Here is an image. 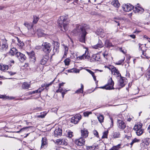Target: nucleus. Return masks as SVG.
I'll use <instances>...</instances> for the list:
<instances>
[{"label": "nucleus", "mask_w": 150, "mask_h": 150, "mask_svg": "<svg viewBox=\"0 0 150 150\" xmlns=\"http://www.w3.org/2000/svg\"><path fill=\"white\" fill-rule=\"evenodd\" d=\"M30 58H31V59L33 61H35V54L34 52H32L30 53Z\"/></svg>", "instance_id": "nucleus-37"}, {"label": "nucleus", "mask_w": 150, "mask_h": 150, "mask_svg": "<svg viewBox=\"0 0 150 150\" xmlns=\"http://www.w3.org/2000/svg\"><path fill=\"white\" fill-rule=\"evenodd\" d=\"M18 52L16 48H12L11 49L10 51L9 52V54L12 56H14L15 54H16V52Z\"/></svg>", "instance_id": "nucleus-29"}, {"label": "nucleus", "mask_w": 150, "mask_h": 150, "mask_svg": "<svg viewBox=\"0 0 150 150\" xmlns=\"http://www.w3.org/2000/svg\"><path fill=\"white\" fill-rule=\"evenodd\" d=\"M86 70L87 71L88 73H89L90 74H91L92 76L93 75V74H94V73L90 70H89L88 69H86Z\"/></svg>", "instance_id": "nucleus-56"}, {"label": "nucleus", "mask_w": 150, "mask_h": 150, "mask_svg": "<svg viewBox=\"0 0 150 150\" xmlns=\"http://www.w3.org/2000/svg\"><path fill=\"white\" fill-rule=\"evenodd\" d=\"M68 72L74 73V69H72L70 70H69L68 71Z\"/></svg>", "instance_id": "nucleus-62"}, {"label": "nucleus", "mask_w": 150, "mask_h": 150, "mask_svg": "<svg viewBox=\"0 0 150 150\" xmlns=\"http://www.w3.org/2000/svg\"><path fill=\"white\" fill-rule=\"evenodd\" d=\"M85 140L83 138L81 137L75 141V144L79 146H82L85 144Z\"/></svg>", "instance_id": "nucleus-11"}, {"label": "nucleus", "mask_w": 150, "mask_h": 150, "mask_svg": "<svg viewBox=\"0 0 150 150\" xmlns=\"http://www.w3.org/2000/svg\"><path fill=\"white\" fill-rule=\"evenodd\" d=\"M117 126L118 128L120 129H123L126 127L125 122L122 120H118L117 121Z\"/></svg>", "instance_id": "nucleus-10"}, {"label": "nucleus", "mask_w": 150, "mask_h": 150, "mask_svg": "<svg viewBox=\"0 0 150 150\" xmlns=\"http://www.w3.org/2000/svg\"><path fill=\"white\" fill-rule=\"evenodd\" d=\"M30 127V126H29V127H23V128H22L21 129H20V130H19V131H17L16 132L17 133H19L20 132H21V131H22L25 130H26V129H27V128H29V127Z\"/></svg>", "instance_id": "nucleus-50"}, {"label": "nucleus", "mask_w": 150, "mask_h": 150, "mask_svg": "<svg viewBox=\"0 0 150 150\" xmlns=\"http://www.w3.org/2000/svg\"><path fill=\"white\" fill-rule=\"evenodd\" d=\"M108 52L106 50H105L103 53V55L104 57L106 59H108Z\"/></svg>", "instance_id": "nucleus-33"}, {"label": "nucleus", "mask_w": 150, "mask_h": 150, "mask_svg": "<svg viewBox=\"0 0 150 150\" xmlns=\"http://www.w3.org/2000/svg\"><path fill=\"white\" fill-rule=\"evenodd\" d=\"M130 37L132 38L133 39H134L135 38V35L134 34L130 35H129Z\"/></svg>", "instance_id": "nucleus-63"}, {"label": "nucleus", "mask_w": 150, "mask_h": 150, "mask_svg": "<svg viewBox=\"0 0 150 150\" xmlns=\"http://www.w3.org/2000/svg\"><path fill=\"white\" fill-rule=\"evenodd\" d=\"M81 115L80 114H76L71 118V122L73 123L76 124L78 123L81 119Z\"/></svg>", "instance_id": "nucleus-7"}, {"label": "nucleus", "mask_w": 150, "mask_h": 150, "mask_svg": "<svg viewBox=\"0 0 150 150\" xmlns=\"http://www.w3.org/2000/svg\"><path fill=\"white\" fill-rule=\"evenodd\" d=\"M17 40L18 41L17 45L20 47V48H22L24 46V43L18 38H17Z\"/></svg>", "instance_id": "nucleus-24"}, {"label": "nucleus", "mask_w": 150, "mask_h": 150, "mask_svg": "<svg viewBox=\"0 0 150 150\" xmlns=\"http://www.w3.org/2000/svg\"><path fill=\"white\" fill-rule=\"evenodd\" d=\"M41 142V148H45V147L47 146V138L46 137L42 138Z\"/></svg>", "instance_id": "nucleus-17"}, {"label": "nucleus", "mask_w": 150, "mask_h": 150, "mask_svg": "<svg viewBox=\"0 0 150 150\" xmlns=\"http://www.w3.org/2000/svg\"><path fill=\"white\" fill-rule=\"evenodd\" d=\"M54 80H53L52 81L50 82L49 83L47 84L45 83L46 84V87L45 88H47V87H48L49 86L51 85L53 83V82H54Z\"/></svg>", "instance_id": "nucleus-53"}, {"label": "nucleus", "mask_w": 150, "mask_h": 150, "mask_svg": "<svg viewBox=\"0 0 150 150\" xmlns=\"http://www.w3.org/2000/svg\"><path fill=\"white\" fill-rule=\"evenodd\" d=\"M103 30L102 29L100 28L98 29L97 30L96 32V33L97 35H101V33H102V32H103Z\"/></svg>", "instance_id": "nucleus-43"}, {"label": "nucleus", "mask_w": 150, "mask_h": 150, "mask_svg": "<svg viewBox=\"0 0 150 150\" xmlns=\"http://www.w3.org/2000/svg\"><path fill=\"white\" fill-rule=\"evenodd\" d=\"M119 49L120 51L124 54H125L127 53L126 50L124 49L122 50V47L120 48Z\"/></svg>", "instance_id": "nucleus-55"}, {"label": "nucleus", "mask_w": 150, "mask_h": 150, "mask_svg": "<svg viewBox=\"0 0 150 150\" xmlns=\"http://www.w3.org/2000/svg\"><path fill=\"white\" fill-rule=\"evenodd\" d=\"M81 88L78 89L75 92V93L79 94L83 93V92L84 86L83 84H81Z\"/></svg>", "instance_id": "nucleus-23"}, {"label": "nucleus", "mask_w": 150, "mask_h": 150, "mask_svg": "<svg viewBox=\"0 0 150 150\" xmlns=\"http://www.w3.org/2000/svg\"><path fill=\"white\" fill-rule=\"evenodd\" d=\"M114 82L112 81V78H110L108 80L107 84L105 86L101 87L100 88L106 90H111L114 89Z\"/></svg>", "instance_id": "nucleus-3"}, {"label": "nucleus", "mask_w": 150, "mask_h": 150, "mask_svg": "<svg viewBox=\"0 0 150 150\" xmlns=\"http://www.w3.org/2000/svg\"><path fill=\"white\" fill-rule=\"evenodd\" d=\"M106 34V33L104 32V30H103V32L101 33V35H100L101 38H104Z\"/></svg>", "instance_id": "nucleus-51"}, {"label": "nucleus", "mask_w": 150, "mask_h": 150, "mask_svg": "<svg viewBox=\"0 0 150 150\" xmlns=\"http://www.w3.org/2000/svg\"><path fill=\"white\" fill-rule=\"evenodd\" d=\"M88 130L84 129L81 130V136L83 138H86L88 136Z\"/></svg>", "instance_id": "nucleus-20"}, {"label": "nucleus", "mask_w": 150, "mask_h": 150, "mask_svg": "<svg viewBox=\"0 0 150 150\" xmlns=\"http://www.w3.org/2000/svg\"><path fill=\"white\" fill-rule=\"evenodd\" d=\"M127 79L124 77L121 78L119 81V85L122 87L125 86L127 83Z\"/></svg>", "instance_id": "nucleus-16"}, {"label": "nucleus", "mask_w": 150, "mask_h": 150, "mask_svg": "<svg viewBox=\"0 0 150 150\" xmlns=\"http://www.w3.org/2000/svg\"><path fill=\"white\" fill-rule=\"evenodd\" d=\"M15 55L16 57H17L20 61L21 62H24L26 59V57L25 55L20 52H16Z\"/></svg>", "instance_id": "nucleus-6"}, {"label": "nucleus", "mask_w": 150, "mask_h": 150, "mask_svg": "<svg viewBox=\"0 0 150 150\" xmlns=\"http://www.w3.org/2000/svg\"><path fill=\"white\" fill-rule=\"evenodd\" d=\"M134 6L129 4H124L122 5L123 10L126 12H129L133 9Z\"/></svg>", "instance_id": "nucleus-8"}, {"label": "nucleus", "mask_w": 150, "mask_h": 150, "mask_svg": "<svg viewBox=\"0 0 150 150\" xmlns=\"http://www.w3.org/2000/svg\"><path fill=\"white\" fill-rule=\"evenodd\" d=\"M92 76L93 77L94 80L95 81H96V76H95V74H93V75H92Z\"/></svg>", "instance_id": "nucleus-64"}, {"label": "nucleus", "mask_w": 150, "mask_h": 150, "mask_svg": "<svg viewBox=\"0 0 150 150\" xmlns=\"http://www.w3.org/2000/svg\"><path fill=\"white\" fill-rule=\"evenodd\" d=\"M108 131H106L103 132V135L102 137L103 138H107V135L108 133Z\"/></svg>", "instance_id": "nucleus-44"}, {"label": "nucleus", "mask_w": 150, "mask_h": 150, "mask_svg": "<svg viewBox=\"0 0 150 150\" xmlns=\"http://www.w3.org/2000/svg\"><path fill=\"white\" fill-rule=\"evenodd\" d=\"M110 121L111 122V124L110 125V127H112L113 125V119L112 117H110Z\"/></svg>", "instance_id": "nucleus-59"}, {"label": "nucleus", "mask_w": 150, "mask_h": 150, "mask_svg": "<svg viewBox=\"0 0 150 150\" xmlns=\"http://www.w3.org/2000/svg\"><path fill=\"white\" fill-rule=\"evenodd\" d=\"M8 67L7 65L0 64V70L3 71H6L8 70Z\"/></svg>", "instance_id": "nucleus-25"}, {"label": "nucleus", "mask_w": 150, "mask_h": 150, "mask_svg": "<svg viewBox=\"0 0 150 150\" xmlns=\"http://www.w3.org/2000/svg\"><path fill=\"white\" fill-rule=\"evenodd\" d=\"M8 73L10 75L12 76L15 74H16V72H12V71H8Z\"/></svg>", "instance_id": "nucleus-58"}, {"label": "nucleus", "mask_w": 150, "mask_h": 150, "mask_svg": "<svg viewBox=\"0 0 150 150\" xmlns=\"http://www.w3.org/2000/svg\"><path fill=\"white\" fill-rule=\"evenodd\" d=\"M58 23L59 25L62 28L61 30L63 28L64 31H67L68 29V24L69 22L67 20V17L66 16H62L59 17L58 19Z\"/></svg>", "instance_id": "nucleus-2"}, {"label": "nucleus", "mask_w": 150, "mask_h": 150, "mask_svg": "<svg viewBox=\"0 0 150 150\" xmlns=\"http://www.w3.org/2000/svg\"><path fill=\"white\" fill-rule=\"evenodd\" d=\"M56 143L58 144L66 145L67 143L66 140L64 139H59L56 140Z\"/></svg>", "instance_id": "nucleus-15"}, {"label": "nucleus", "mask_w": 150, "mask_h": 150, "mask_svg": "<svg viewBox=\"0 0 150 150\" xmlns=\"http://www.w3.org/2000/svg\"><path fill=\"white\" fill-rule=\"evenodd\" d=\"M139 49L142 51V54L144 56H145L146 57H147L146 56V54L145 53V52L144 50H142V48H141V44H139Z\"/></svg>", "instance_id": "nucleus-48"}, {"label": "nucleus", "mask_w": 150, "mask_h": 150, "mask_svg": "<svg viewBox=\"0 0 150 150\" xmlns=\"http://www.w3.org/2000/svg\"><path fill=\"white\" fill-rule=\"evenodd\" d=\"M49 59V57L47 56H44L40 62V64L43 65L45 64Z\"/></svg>", "instance_id": "nucleus-19"}, {"label": "nucleus", "mask_w": 150, "mask_h": 150, "mask_svg": "<svg viewBox=\"0 0 150 150\" xmlns=\"http://www.w3.org/2000/svg\"><path fill=\"white\" fill-rule=\"evenodd\" d=\"M67 90H65V89H63L61 87H59V88L58 90H57L56 92L62 93V92H67Z\"/></svg>", "instance_id": "nucleus-35"}, {"label": "nucleus", "mask_w": 150, "mask_h": 150, "mask_svg": "<svg viewBox=\"0 0 150 150\" xmlns=\"http://www.w3.org/2000/svg\"><path fill=\"white\" fill-rule=\"evenodd\" d=\"M146 77L149 80L150 78V69H148L146 74Z\"/></svg>", "instance_id": "nucleus-41"}, {"label": "nucleus", "mask_w": 150, "mask_h": 150, "mask_svg": "<svg viewBox=\"0 0 150 150\" xmlns=\"http://www.w3.org/2000/svg\"><path fill=\"white\" fill-rule=\"evenodd\" d=\"M98 120L99 121L100 123L103 122V120L104 119V116L101 115H100L98 117Z\"/></svg>", "instance_id": "nucleus-32"}, {"label": "nucleus", "mask_w": 150, "mask_h": 150, "mask_svg": "<svg viewBox=\"0 0 150 150\" xmlns=\"http://www.w3.org/2000/svg\"><path fill=\"white\" fill-rule=\"evenodd\" d=\"M24 25L28 28V29H31L33 27V25L32 24H30L29 23L25 22L24 23Z\"/></svg>", "instance_id": "nucleus-36"}, {"label": "nucleus", "mask_w": 150, "mask_h": 150, "mask_svg": "<svg viewBox=\"0 0 150 150\" xmlns=\"http://www.w3.org/2000/svg\"><path fill=\"white\" fill-rule=\"evenodd\" d=\"M44 89V88H40L37 90V91L38 93H40Z\"/></svg>", "instance_id": "nucleus-60"}, {"label": "nucleus", "mask_w": 150, "mask_h": 150, "mask_svg": "<svg viewBox=\"0 0 150 150\" xmlns=\"http://www.w3.org/2000/svg\"><path fill=\"white\" fill-rule=\"evenodd\" d=\"M125 60V57H124L123 59L120 60L117 62H116L115 63V64L118 65H121L124 62Z\"/></svg>", "instance_id": "nucleus-39"}, {"label": "nucleus", "mask_w": 150, "mask_h": 150, "mask_svg": "<svg viewBox=\"0 0 150 150\" xmlns=\"http://www.w3.org/2000/svg\"><path fill=\"white\" fill-rule=\"evenodd\" d=\"M75 31V33H77L79 35V41L81 42H85V37L87 33L83 26L79 25L76 27Z\"/></svg>", "instance_id": "nucleus-1"}, {"label": "nucleus", "mask_w": 150, "mask_h": 150, "mask_svg": "<svg viewBox=\"0 0 150 150\" xmlns=\"http://www.w3.org/2000/svg\"><path fill=\"white\" fill-rule=\"evenodd\" d=\"M68 136L69 138L72 137L73 135V132H69L68 133Z\"/></svg>", "instance_id": "nucleus-49"}, {"label": "nucleus", "mask_w": 150, "mask_h": 150, "mask_svg": "<svg viewBox=\"0 0 150 150\" xmlns=\"http://www.w3.org/2000/svg\"><path fill=\"white\" fill-rule=\"evenodd\" d=\"M92 113V112H84L83 113V115L85 117H88L89 115Z\"/></svg>", "instance_id": "nucleus-47"}, {"label": "nucleus", "mask_w": 150, "mask_h": 150, "mask_svg": "<svg viewBox=\"0 0 150 150\" xmlns=\"http://www.w3.org/2000/svg\"><path fill=\"white\" fill-rule=\"evenodd\" d=\"M104 46V45L101 40L99 39L98 43L92 46L93 48L95 49H97L100 48Z\"/></svg>", "instance_id": "nucleus-12"}, {"label": "nucleus", "mask_w": 150, "mask_h": 150, "mask_svg": "<svg viewBox=\"0 0 150 150\" xmlns=\"http://www.w3.org/2000/svg\"><path fill=\"white\" fill-rule=\"evenodd\" d=\"M133 10L135 13L140 14L142 13L144 11V9L141 7L139 4L136 5L134 8L133 7Z\"/></svg>", "instance_id": "nucleus-9"}, {"label": "nucleus", "mask_w": 150, "mask_h": 150, "mask_svg": "<svg viewBox=\"0 0 150 150\" xmlns=\"http://www.w3.org/2000/svg\"><path fill=\"white\" fill-rule=\"evenodd\" d=\"M62 130L59 128H56L54 132V135L55 137L60 136L62 135Z\"/></svg>", "instance_id": "nucleus-13"}, {"label": "nucleus", "mask_w": 150, "mask_h": 150, "mask_svg": "<svg viewBox=\"0 0 150 150\" xmlns=\"http://www.w3.org/2000/svg\"><path fill=\"white\" fill-rule=\"evenodd\" d=\"M70 60L69 58H67L64 60L65 64L66 65H68L69 64Z\"/></svg>", "instance_id": "nucleus-42"}, {"label": "nucleus", "mask_w": 150, "mask_h": 150, "mask_svg": "<svg viewBox=\"0 0 150 150\" xmlns=\"http://www.w3.org/2000/svg\"><path fill=\"white\" fill-rule=\"evenodd\" d=\"M93 133L97 137H99L98 134V132L96 130L93 131Z\"/></svg>", "instance_id": "nucleus-52"}, {"label": "nucleus", "mask_w": 150, "mask_h": 150, "mask_svg": "<svg viewBox=\"0 0 150 150\" xmlns=\"http://www.w3.org/2000/svg\"><path fill=\"white\" fill-rule=\"evenodd\" d=\"M111 4L116 8H118L120 6V4L117 0L113 1L111 2Z\"/></svg>", "instance_id": "nucleus-21"}, {"label": "nucleus", "mask_w": 150, "mask_h": 150, "mask_svg": "<svg viewBox=\"0 0 150 150\" xmlns=\"http://www.w3.org/2000/svg\"><path fill=\"white\" fill-rule=\"evenodd\" d=\"M100 55L98 54H93L91 60L93 61H98L100 59Z\"/></svg>", "instance_id": "nucleus-22"}, {"label": "nucleus", "mask_w": 150, "mask_h": 150, "mask_svg": "<svg viewBox=\"0 0 150 150\" xmlns=\"http://www.w3.org/2000/svg\"><path fill=\"white\" fill-rule=\"evenodd\" d=\"M8 47V41L6 39L4 40L1 45H0V51L1 52L6 51Z\"/></svg>", "instance_id": "nucleus-5"}, {"label": "nucleus", "mask_w": 150, "mask_h": 150, "mask_svg": "<svg viewBox=\"0 0 150 150\" xmlns=\"http://www.w3.org/2000/svg\"><path fill=\"white\" fill-rule=\"evenodd\" d=\"M38 93L37 91L35 90V91H34L32 92H28V94L29 95H30L33 94H34L35 93Z\"/></svg>", "instance_id": "nucleus-54"}, {"label": "nucleus", "mask_w": 150, "mask_h": 150, "mask_svg": "<svg viewBox=\"0 0 150 150\" xmlns=\"http://www.w3.org/2000/svg\"><path fill=\"white\" fill-rule=\"evenodd\" d=\"M39 19V18L38 16H33V23L34 24H36L37 23V22Z\"/></svg>", "instance_id": "nucleus-38"}, {"label": "nucleus", "mask_w": 150, "mask_h": 150, "mask_svg": "<svg viewBox=\"0 0 150 150\" xmlns=\"http://www.w3.org/2000/svg\"><path fill=\"white\" fill-rule=\"evenodd\" d=\"M0 98H5V99H8L10 100H11L13 99L14 98L13 97H9L6 96H4L3 95H1L0 96Z\"/></svg>", "instance_id": "nucleus-34"}, {"label": "nucleus", "mask_w": 150, "mask_h": 150, "mask_svg": "<svg viewBox=\"0 0 150 150\" xmlns=\"http://www.w3.org/2000/svg\"><path fill=\"white\" fill-rule=\"evenodd\" d=\"M120 144H118L117 146H114L112 148V149L113 150H118L119 148H120Z\"/></svg>", "instance_id": "nucleus-46"}, {"label": "nucleus", "mask_w": 150, "mask_h": 150, "mask_svg": "<svg viewBox=\"0 0 150 150\" xmlns=\"http://www.w3.org/2000/svg\"><path fill=\"white\" fill-rule=\"evenodd\" d=\"M90 57V56L88 55V52L87 50L86 49L85 51V54L79 57L81 59H84V58L88 59Z\"/></svg>", "instance_id": "nucleus-18"}, {"label": "nucleus", "mask_w": 150, "mask_h": 150, "mask_svg": "<svg viewBox=\"0 0 150 150\" xmlns=\"http://www.w3.org/2000/svg\"><path fill=\"white\" fill-rule=\"evenodd\" d=\"M74 73H79V72L80 70L79 69L75 68L74 69Z\"/></svg>", "instance_id": "nucleus-61"}, {"label": "nucleus", "mask_w": 150, "mask_h": 150, "mask_svg": "<svg viewBox=\"0 0 150 150\" xmlns=\"http://www.w3.org/2000/svg\"><path fill=\"white\" fill-rule=\"evenodd\" d=\"M120 135V133L119 132H115L114 133L113 137L115 138L119 137Z\"/></svg>", "instance_id": "nucleus-45"}, {"label": "nucleus", "mask_w": 150, "mask_h": 150, "mask_svg": "<svg viewBox=\"0 0 150 150\" xmlns=\"http://www.w3.org/2000/svg\"><path fill=\"white\" fill-rule=\"evenodd\" d=\"M136 131V133L137 135L140 136L141 135L143 132V130L142 129L135 130Z\"/></svg>", "instance_id": "nucleus-40"}, {"label": "nucleus", "mask_w": 150, "mask_h": 150, "mask_svg": "<svg viewBox=\"0 0 150 150\" xmlns=\"http://www.w3.org/2000/svg\"><path fill=\"white\" fill-rule=\"evenodd\" d=\"M30 87V85L27 82H24L22 84V87L25 89H28Z\"/></svg>", "instance_id": "nucleus-28"}, {"label": "nucleus", "mask_w": 150, "mask_h": 150, "mask_svg": "<svg viewBox=\"0 0 150 150\" xmlns=\"http://www.w3.org/2000/svg\"><path fill=\"white\" fill-rule=\"evenodd\" d=\"M64 54L63 57H64L67 56V54L69 49L67 46L66 45H64Z\"/></svg>", "instance_id": "nucleus-31"}, {"label": "nucleus", "mask_w": 150, "mask_h": 150, "mask_svg": "<svg viewBox=\"0 0 150 150\" xmlns=\"http://www.w3.org/2000/svg\"><path fill=\"white\" fill-rule=\"evenodd\" d=\"M95 148L94 146H88L87 147V149L88 150H93Z\"/></svg>", "instance_id": "nucleus-57"}, {"label": "nucleus", "mask_w": 150, "mask_h": 150, "mask_svg": "<svg viewBox=\"0 0 150 150\" xmlns=\"http://www.w3.org/2000/svg\"><path fill=\"white\" fill-rule=\"evenodd\" d=\"M51 45L47 42H44L42 45V48L43 51L46 53L50 52L51 50Z\"/></svg>", "instance_id": "nucleus-4"}, {"label": "nucleus", "mask_w": 150, "mask_h": 150, "mask_svg": "<svg viewBox=\"0 0 150 150\" xmlns=\"http://www.w3.org/2000/svg\"><path fill=\"white\" fill-rule=\"evenodd\" d=\"M47 112H41L40 113L41 115H36V117L37 118H44L46 115L47 114Z\"/></svg>", "instance_id": "nucleus-27"}, {"label": "nucleus", "mask_w": 150, "mask_h": 150, "mask_svg": "<svg viewBox=\"0 0 150 150\" xmlns=\"http://www.w3.org/2000/svg\"><path fill=\"white\" fill-rule=\"evenodd\" d=\"M37 34L39 37H42L44 36L45 34L43 33L42 31L40 29H39L37 30Z\"/></svg>", "instance_id": "nucleus-26"}, {"label": "nucleus", "mask_w": 150, "mask_h": 150, "mask_svg": "<svg viewBox=\"0 0 150 150\" xmlns=\"http://www.w3.org/2000/svg\"><path fill=\"white\" fill-rule=\"evenodd\" d=\"M111 72L112 74L117 77L121 76V74L116 68L114 67L113 68H112L111 70Z\"/></svg>", "instance_id": "nucleus-14"}, {"label": "nucleus", "mask_w": 150, "mask_h": 150, "mask_svg": "<svg viewBox=\"0 0 150 150\" xmlns=\"http://www.w3.org/2000/svg\"><path fill=\"white\" fill-rule=\"evenodd\" d=\"M142 124L139 123L137 125H135L134 128V130H137V129H142Z\"/></svg>", "instance_id": "nucleus-30"}]
</instances>
